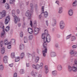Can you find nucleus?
Masks as SVG:
<instances>
[{
    "instance_id": "obj_1",
    "label": "nucleus",
    "mask_w": 77,
    "mask_h": 77,
    "mask_svg": "<svg viewBox=\"0 0 77 77\" xmlns=\"http://www.w3.org/2000/svg\"><path fill=\"white\" fill-rule=\"evenodd\" d=\"M42 38L43 39L44 42H47L48 43L51 41V37L50 35H48L45 37V34L43 33L42 34Z\"/></svg>"
},
{
    "instance_id": "obj_2",
    "label": "nucleus",
    "mask_w": 77,
    "mask_h": 77,
    "mask_svg": "<svg viewBox=\"0 0 77 77\" xmlns=\"http://www.w3.org/2000/svg\"><path fill=\"white\" fill-rule=\"evenodd\" d=\"M43 45L44 47L43 50L42 51L43 55V56H46V53H47V43L46 42H44L43 43Z\"/></svg>"
},
{
    "instance_id": "obj_3",
    "label": "nucleus",
    "mask_w": 77,
    "mask_h": 77,
    "mask_svg": "<svg viewBox=\"0 0 77 77\" xmlns=\"http://www.w3.org/2000/svg\"><path fill=\"white\" fill-rule=\"evenodd\" d=\"M15 10H14L12 11V15L14 17V21L15 23H17L18 22L20 21V18L15 16Z\"/></svg>"
},
{
    "instance_id": "obj_4",
    "label": "nucleus",
    "mask_w": 77,
    "mask_h": 77,
    "mask_svg": "<svg viewBox=\"0 0 77 77\" xmlns=\"http://www.w3.org/2000/svg\"><path fill=\"white\" fill-rule=\"evenodd\" d=\"M32 13H33V10L32 9H31L30 11L29 10H28L26 13V16L28 17H29V19H30L31 18Z\"/></svg>"
},
{
    "instance_id": "obj_5",
    "label": "nucleus",
    "mask_w": 77,
    "mask_h": 77,
    "mask_svg": "<svg viewBox=\"0 0 77 77\" xmlns=\"http://www.w3.org/2000/svg\"><path fill=\"white\" fill-rule=\"evenodd\" d=\"M60 27V29H64L65 27V24L63 20H61L60 21L59 23Z\"/></svg>"
},
{
    "instance_id": "obj_6",
    "label": "nucleus",
    "mask_w": 77,
    "mask_h": 77,
    "mask_svg": "<svg viewBox=\"0 0 77 77\" xmlns=\"http://www.w3.org/2000/svg\"><path fill=\"white\" fill-rule=\"evenodd\" d=\"M15 42V40L14 39H11V41L8 42V39H6L4 40V45H7L11 44L12 42Z\"/></svg>"
},
{
    "instance_id": "obj_7",
    "label": "nucleus",
    "mask_w": 77,
    "mask_h": 77,
    "mask_svg": "<svg viewBox=\"0 0 77 77\" xmlns=\"http://www.w3.org/2000/svg\"><path fill=\"white\" fill-rule=\"evenodd\" d=\"M6 13L5 11H3L2 12H0V19H2L3 17L6 15Z\"/></svg>"
},
{
    "instance_id": "obj_8",
    "label": "nucleus",
    "mask_w": 77,
    "mask_h": 77,
    "mask_svg": "<svg viewBox=\"0 0 77 77\" xmlns=\"http://www.w3.org/2000/svg\"><path fill=\"white\" fill-rule=\"evenodd\" d=\"M72 71L73 72H77V66L75 64H73V66H72Z\"/></svg>"
},
{
    "instance_id": "obj_9",
    "label": "nucleus",
    "mask_w": 77,
    "mask_h": 77,
    "mask_svg": "<svg viewBox=\"0 0 77 77\" xmlns=\"http://www.w3.org/2000/svg\"><path fill=\"white\" fill-rule=\"evenodd\" d=\"M39 28H35L33 31L34 34H35V35H37V34H38V33H39Z\"/></svg>"
},
{
    "instance_id": "obj_10",
    "label": "nucleus",
    "mask_w": 77,
    "mask_h": 77,
    "mask_svg": "<svg viewBox=\"0 0 77 77\" xmlns=\"http://www.w3.org/2000/svg\"><path fill=\"white\" fill-rule=\"evenodd\" d=\"M10 20V17L9 16H8L5 19V24H8V23H9V21Z\"/></svg>"
},
{
    "instance_id": "obj_11",
    "label": "nucleus",
    "mask_w": 77,
    "mask_h": 77,
    "mask_svg": "<svg viewBox=\"0 0 77 77\" xmlns=\"http://www.w3.org/2000/svg\"><path fill=\"white\" fill-rule=\"evenodd\" d=\"M32 66L33 68H34V69H38L39 67V65L38 64L36 65L33 64L32 65Z\"/></svg>"
},
{
    "instance_id": "obj_12",
    "label": "nucleus",
    "mask_w": 77,
    "mask_h": 77,
    "mask_svg": "<svg viewBox=\"0 0 77 77\" xmlns=\"http://www.w3.org/2000/svg\"><path fill=\"white\" fill-rule=\"evenodd\" d=\"M73 10L72 9H70L68 11V14L69 16H72L73 15Z\"/></svg>"
},
{
    "instance_id": "obj_13",
    "label": "nucleus",
    "mask_w": 77,
    "mask_h": 77,
    "mask_svg": "<svg viewBox=\"0 0 77 77\" xmlns=\"http://www.w3.org/2000/svg\"><path fill=\"white\" fill-rule=\"evenodd\" d=\"M58 12L59 14H62L63 12V7H62L59 8Z\"/></svg>"
},
{
    "instance_id": "obj_14",
    "label": "nucleus",
    "mask_w": 77,
    "mask_h": 77,
    "mask_svg": "<svg viewBox=\"0 0 77 77\" xmlns=\"http://www.w3.org/2000/svg\"><path fill=\"white\" fill-rule=\"evenodd\" d=\"M57 69L58 71H61L62 69V66L60 65H58L57 66Z\"/></svg>"
},
{
    "instance_id": "obj_15",
    "label": "nucleus",
    "mask_w": 77,
    "mask_h": 77,
    "mask_svg": "<svg viewBox=\"0 0 77 77\" xmlns=\"http://www.w3.org/2000/svg\"><path fill=\"white\" fill-rule=\"evenodd\" d=\"M39 57H37L35 58L34 62L35 63H37L39 61Z\"/></svg>"
},
{
    "instance_id": "obj_16",
    "label": "nucleus",
    "mask_w": 77,
    "mask_h": 77,
    "mask_svg": "<svg viewBox=\"0 0 77 77\" xmlns=\"http://www.w3.org/2000/svg\"><path fill=\"white\" fill-rule=\"evenodd\" d=\"M28 31L30 34H32L33 33V30H32V29L31 28H29L28 29Z\"/></svg>"
},
{
    "instance_id": "obj_17",
    "label": "nucleus",
    "mask_w": 77,
    "mask_h": 77,
    "mask_svg": "<svg viewBox=\"0 0 77 77\" xmlns=\"http://www.w3.org/2000/svg\"><path fill=\"white\" fill-rule=\"evenodd\" d=\"M72 6H77V0H75L74 1L72 4Z\"/></svg>"
},
{
    "instance_id": "obj_18",
    "label": "nucleus",
    "mask_w": 77,
    "mask_h": 77,
    "mask_svg": "<svg viewBox=\"0 0 77 77\" xmlns=\"http://www.w3.org/2000/svg\"><path fill=\"white\" fill-rule=\"evenodd\" d=\"M2 29H3V30L2 32L1 33V36H3L4 35H5V26H3V27H2Z\"/></svg>"
},
{
    "instance_id": "obj_19",
    "label": "nucleus",
    "mask_w": 77,
    "mask_h": 77,
    "mask_svg": "<svg viewBox=\"0 0 77 77\" xmlns=\"http://www.w3.org/2000/svg\"><path fill=\"white\" fill-rule=\"evenodd\" d=\"M51 57H55L56 56V54L54 52H52L51 53Z\"/></svg>"
},
{
    "instance_id": "obj_20",
    "label": "nucleus",
    "mask_w": 77,
    "mask_h": 77,
    "mask_svg": "<svg viewBox=\"0 0 77 77\" xmlns=\"http://www.w3.org/2000/svg\"><path fill=\"white\" fill-rule=\"evenodd\" d=\"M72 66H68V70L70 72H72Z\"/></svg>"
},
{
    "instance_id": "obj_21",
    "label": "nucleus",
    "mask_w": 77,
    "mask_h": 77,
    "mask_svg": "<svg viewBox=\"0 0 77 77\" xmlns=\"http://www.w3.org/2000/svg\"><path fill=\"white\" fill-rule=\"evenodd\" d=\"M37 74H38L37 72H35V73H34V72H33V71H32L31 72V75H32L33 76H36Z\"/></svg>"
},
{
    "instance_id": "obj_22",
    "label": "nucleus",
    "mask_w": 77,
    "mask_h": 77,
    "mask_svg": "<svg viewBox=\"0 0 77 77\" xmlns=\"http://www.w3.org/2000/svg\"><path fill=\"white\" fill-rule=\"evenodd\" d=\"M11 56L12 58H14V57H15V53L14 52H12L11 53Z\"/></svg>"
},
{
    "instance_id": "obj_23",
    "label": "nucleus",
    "mask_w": 77,
    "mask_h": 77,
    "mask_svg": "<svg viewBox=\"0 0 77 77\" xmlns=\"http://www.w3.org/2000/svg\"><path fill=\"white\" fill-rule=\"evenodd\" d=\"M1 51L2 54H4L5 53V48L3 47L1 49Z\"/></svg>"
},
{
    "instance_id": "obj_24",
    "label": "nucleus",
    "mask_w": 77,
    "mask_h": 77,
    "mask_svg": "<svg viewBox=\"0 0 77 77\" xmlns=\"http://www.w3.org/2000/svg\"><path fill=\"white\" fill-rule=\"evenodd\" d=\"M24 43H26L28 42V39H27V38L26 37H25L24 38Z\"/></svg>"
},
{
    "instance_id": "obj_25",
    "label": "nucleus",
    "mask_w": 77,
    "mask_h": 77,
    "mask_svg": "<svg viewBox=\"0 0 77 77\" xmlns=\"http://www.w3.org/2000/svg\"><path fill=\"white\" fill-rule=\"evenodd\" d=\"M44 13V16L45 17H48V12L47 11H45V12H43V13Z\"/></svg>"
},
{
    "instance_id": "obj_26",
    "label": "nucleus",
    "mask_w": 77,
    "mask_h": 77,
    "mask_svg": "<svg viewBox=\"0 0 77 77\" xmlns=\"http://www.w3.org/2000/svg\"><path fill=\"white\" fill-rule=\"evenodd\" d=\"M75 36H72L71 38V41H75Z\"/></svg>"
},
{
    "instance_id": "obj_27",
    "label": "nucleus",
    "mask_w": 77,
    "mask_h": 77,
    "mask_svg": "<svg viewBox=\"0 0 77 77\" xmlns=\"http://www.w3.org/2000/svg\"><path fill=\"white\" fill-rule=\"evenodd\" d=\"M20 50H22L24 48V45L22 44H21L20 45L19 47Z\"/></svg>"
},
{
    "instance_id": "obj_28",
    "label": "nucleus",
    "mask_w": 77,
    "mask_h": 77,
    "mask_svg": "<svg viewBox=\"0 0 77 77\" xmlns=\"http://www.w3.org/2000/svg\"><path fill=\"white\" fill-rule=\"evenodd\" d=\"M20 58L19 57H17L16 58L15 60V62H18L20 60Z\"/></svg>"
},
{
    "instance_id": "obj_29",
    "label": "nucleus",
    "mask_w": 77,
    "mask_h": 77,
    "mask_svg": "<svg viewBox=\"0 0 77 77\" xmlns=\"http://www.w3.org/2000/svg\"><path fill=\"white\" fill-rule=\"evenodd\" d=\"M52 74L53 75H54V76H55V75H57V71H53L52 72Z\"/></svg>"
},
{
    "instance_id": "obj_30",
    "label": "nucleus",
    "mask_w": 77,
    "mask_h": 77,
    "mask_svg": "<svg viewBox=\"0 0 77 77\" xmlns=\"http://www.w3.org/2000/svg\"><path fill=\"white\" fill-rule=\"evenodd\" d=\"M39 68H42V67H43V63H40V65H39Z\"/></svg>"
},
{
    "instance_id": "obj_31",
    "label": "nucleus",
    "mask_w": 77,
    "mask_h": 77,
    "mask_svg": "<svg viewBox=\"0 0 77 77\" xmlns=\"http://www.w3.org/2000/svg\"><path fill=\"white\" fill-rule=\"evenodd\" d=\"M5 7L6 9H7L9 8V5H8V3L5 4Z\"/></svg>"
},
{
    "instance_id": "obj_32",
    "label": "nucleus",
    "mask_w": 77,
    "mask_h": 77,
    "mask_svg": "<svg viewBox=\"0 0 77 77\" xmlns=\"http://www.w3.org/2000/svg\"><path fill=\"white\" fill-rule=\"evenodd\" d=\"M9 29H10V27L9 26H8L6 28L5 30L6 32H8L9 30Z\"/></svg>"
},
{
    "instance_id": "obj_33",
    "label": "nucleus",
    "mask_w": 77,
    "mask_h": 77,
    "mask_svg": "<svg viewBox=\"0 0 77 77\" xmlns=\"http://www.w3.org/2000/svg\"><path fill=\"white\" fill-rule=\"evenodd\" d=\"M4 44V42L3 40H1L0 42L1 47H2L3 46V44Z\"/></svg>"
},
{
    "instance_id": "obj_34",
    "label": "nucleus",
    "mask_w": 77,
    "mask_h": 77,
    "mask_svg": "<svg viewBox=\"0 0 77 77\" xmlns=\"http://www.w3.org/2000/svg\"><path fill=\"white\" fill-rule=\"evenodd\" d=\"M74 62L75 65H77V58H76L74 59Z\"/></svg>"
},
{
    "instance_id": "obj_35",
    "label": "nucleus",
    "mask_w": 77,
    "mask_h": 77,
    "mask_svg": "<svg viewBox=\"0 0 77 77\" xmlns=\"http://www.w3.org/2000/svg\"><path fill=\"white\" fill-rule=\"evenodd\" d=\"M74 51L73 50H70L69 52V54L71 55H72V54H74Z\"/></svg>"
},
{
    "instance_id": "obj_36",
    "label": "nucleus",
    "mask_w": 77,
    "mask_h": 77,
    "mask_svg": "<svg viewBox=\"0 0 77 77\" xmlns=\"http://www.w3.org/2000/svg\"><path fill=\"white\" fill-rule=\"evenodd\" d=\"M4 69V66L3 65H0V70H3Z\"/></svg>"
},
{
    "instance_id": "obj_37",
    "label": "nucleus",
    "mask_w": 77,
    "mask_h": 77,
    "mask_svg": "<svg viewBox=\"0 0 77 77\" xmlns=\"http://www.w3.org/2000/svg\"><path fill=\"white\" fill-rule=\"evenodd\" d=\"M24 54L23 53H22L20 54L21 59H23L24 57Z\"/></svg>"
},
{
    "instance_id": "obj_38",
    "label": "nucleus",
    "mask_w": 77,
    "mask_h": 77,
    "mask_svg": "<svg viewBox=\"0 0 77 77\" xmlns=\"http://www.w3.org/2000/svg\"><path fill=\"white\" fill-rule=\"evenodd\" d=\"M10 4H13L15 2V1L14 0H10Z\"/></svg>"
},
{
    "instance_id": "obj_39",
    "label": "nucleus",
    "mask_w": 77,
    "mask_h": 77,
    "mask_svg": "<svg viewBox=\"0 0 77 77\" xmlns=\"http://www.w3.org/2000/svg\"><path fill=\"white\" fill-rule=\"evenodd\" d=\"M71 34L67 36L66 37V39H69V38H71Z\"/></svg>"
},
{
    "instance_id": "obj_40",
    "label": "nucleus",
    "mask_w": 77,
    "mask_h": 77,
    "mask_svg": "<svg viewBox=\"0 0 77 77\" xmlns=\"http://www.w3.org/2000/svg\"><path fill=\"white\" fill-rule=\"evenodd\" d=\"M8 57L7 56H5L4 57L3 60H8Z\"/></svg>"
},
{
    "instance_id": "obj_41",
    "label": "nucleus",
    "mask_w": 77,
    "mask_h": 77,
    "mask_svg": "<svg viewBox=\"0 0 77 77\" xmlns=\"http://www.w3.org/2000/svg\"><path fill=\"white\" fill-rule=\"evenodd\" d=\"M33 38V36L32 35H30L29 37V40H31Z\"/></svg>"
},
{
    "instance_id": "obj_42",
    "label": "nucleus",
    "mask_w": 77,
    "mask_h": 77,
    "mask_svg": "<svg viewBox=\"0 0 77 77\" xmlns=\"http://www.w3.org/2000/svg\"><path fill=\"white\" fill-rule=\"evenodd\" d=\"M20 74H24V70L23 69H21L20 70Z\"/></svg>"
},
{
    "instance_id": "obj_43",
    "label": "nucleus",
    "mask_w": 77,
    "mask_h": 77,
    "mask_svg": "<svg viewBox=\"0 0 77 77\" xmlns=\"http://www.w3.org/2000/svg\"><path fill=\"white\" fill-rule=\"evenodd\" d=\"M20 36L21 38H22L23 36V32H21L20 34Z\"/></svg>"
},
{
    "instance_id": "obj_44",
    "label": "nucleus",
    "mask_w": 77,
    "mask_h": 77,
    "mask_svg": "<svg viewBox=\"0 0 77 77\" xmlns=\"http://www.w3.org/2000/svg\"><path fill=\"white\" fill-rule=\"evenodd\" d=\"M45 69H48V67L47 65L45 66Z\"/></svg>"
},
{
    "instance_id": "obj_45",
    "label": "nucleus",
    "mask_w": 77,
    "mask_h": 77,
    "mask_svg": "<svg viewBox=\"0 0 77 77\" xmlns=\"http://www.w3.org/2000/svg\"><path fill=\"white\" fill-rule=\"evenodd\" d=\"M54 23L53 24V26H55V25H56V20H54L53 21Z\"/></svg>"
},
{
    "instance_id": "obj_46",
    "label": "nucleus",
    "mask_w": 77,
    "mask_h": 77,
    "mask_svg": "<svg viewBox=\"0 0 77 77\" xmlns=\"http://www.w3.org/2000/svg\"><path fill=\"white\" fill-rule=\"evenodd\" d=\"M42 11L43 12V13H44V7H42Z\"/></svg>"
},
{
    "instance_id": "obj_47",
    "label": "nucleus",
    "mask_w": 77,
    "mask_h": 77,
    "mask_svg": "<svg viewBox=\"0 0 77 77\" xmlns=\"http://www.w3.org/2000/svg\"><path fill=\"white\" fill-rule=\"evenodd\" d=\"M8 48V49H10V48H11V45H8V46L7 47Z\"/></svg>"
},
{
    "instance_id": "obj_48",
    "label": "nucleus",
    "mask_w": 77,
    "mask_h": 77,
    "mask_svg": "<svg viewBox=\"0 0 77 77\" xmlns=\"http://www.w3.org/2000/svg\"><path fill=\"white\" fill-rule=\"evenodd\" d=\"M30 25L31 27H32L33 26V22H32V20L30 21Z\"/></svg>"
},
{
    "instance_id": "obj_49",
    "label": "nucleus",
    "mask_w": 77,
    "mask_h": 77,
    "mask_svg": "<svg viewBox=\"0 0 77 77\" xmlns=\"http://www.w3.org/2000/svg\"><path fill=\"white\" fill-rule=\"evenodd\" d=\"M77 47V45H73V46H72V48H76Z\"/></svg>"
},
{
    "instance_id": "obj_50",
    "label": "nucleus",
    "mask_w": 77,
    "mask_h": 77,
    "mask_svg": "<svg viewBox=\"0 0 77 77\" xmlns=\"http://www.w3.org/2000/svg\"><path fill=\"white\" fill-rule=\"evenodd\" d=\"M73 54L75 56H77V52H74V53Z\"/></svg>"
},
{
    "instance_id": "obj_51",
    "label": "nucleus",
    "mask_w": 77,
    "mask_h": 77,
    "mask_svg": "<svg viewBox=\"0 0 77 77\" xmlns=\"http://www.w3.org/2000/svg\"><path fill=\"white\" fill-rule=\"evenodd\" d=\"M3 60L4 62L5 63L8 62V60Z\"/></svg>"
},
{
    "instance_id": "obj_52",
    "label": "nucleus",
    "mask_w": 77,
    "mask_h": 77,
    "mask_svg": "<svg viewBox=\"0 0 77 77\" xmlns=\"http://www.w3.org/2000/svg\"><path fill=\"white\" fill-rule=\"evenodd\" d=\"M45 72L46 74L48 72V69H45Z\"/></svg>"
},
{
    "instance_id": "obj_53",
    "label": "nucleus",
    "mask_w": 77,
    "mask_h": 77,
    "mask_svg": "<svg viewBox=\"0 0 77 77\" xmlns=\"http://www.w3.org/2000/svg\"><path fill=\"white\" fill-rule=\"evenodd\" d=\"M45 33H44V34H45H45H48V30H45Z\"/></svg>"
},
{
    "instance_id": "obj_54",
    "label": "nucleus",
    "mask_w": 77,
    "mask_h": 77,
    "mask_svg": "<svg viewBox=\"0 0 77 77\" xmlns=\"http://www.w3.org/2000/svg\"><path fill=\"white\" fill-rule=\"evenodd\" d=\"M17 77V73H15L14 74V77Z\"/></svg>"
},
{
    "instance_id": "obj_55",
    "label": "nucleus",
    "mask_w": 77,
    "mask_h": 77,
    "mask_svg": "<svg viewBox=\"0 0 77 77\" xmlns=\"http://www.w3.org/2000/svg\"><path fill=\"white\" fill-rule=\"evenodd\" d=\"M55 3H57L58 5H59V2L58 1H56Z\"/></svg>"
},
{
    "instance_id": "obj_56",
    "label": "nucleus",
    "mask_w": 77,
    "mask_h": 77,
    "mask_svg": "<svg viewBox=\"0 0 77 77\" xmlns=\"http://www.w3.org/2000/svg\"><path fill=\"white\" fill-rule=\"evenodd\" d=\"M27 54L28 57H30V56H32V55L29 53H28Z\"/></svg>"
},
{
    "instance_id": "obj_57",
    "label": "nucleus",
    "mask_w": 77,
    "mask_h": 77,
    "mask_svg": "<svg viewBox=\"0 0 77 77\" xmlns=\"http://www.w3.org/2000/svg\"><path fill=\"white\" fill-rule=\"evenodd\" d=\"M46 24L47 26H48V22L47 20L46 21Z\"/></svg>"
},
{
    "instance_id": "obj_58",
    "label": "nucleus",
    "mask_w": 77,
    "mask_h": 77,
    "mask_svg": "<svg viewBox=\"0 0 77 77\" xmlns=\"http://www.w3.org/2000/svg\"><path fill=\"white\" fill-rule=\"evenodd\" d=\"M9 66L10 67H12L14 66V64H11L9 65Z\"/></svg>"
},
{
    "instance_id": "obj_59",
    "label": "nucleus",
    "mask_w": 77,
    "mask_h": 77,
    "mask_svg": "<svg viewBox=\"0 0 77 77\" xmlns=\"http://www.w3.org/2000/svg\"><path fill=\"white\" fill-rule=\"evenodd\" d=\"M33 23L34 24H35V25H36V24H37V23L36 22V21L35 20L33 22Z\"/></svg>"
},
{
    "instance_id": "obj_60",
    "label": "nucleus",
    "mask_w": 77,
    "mask_h": 77,
    "mask_svg": "<svg viewBox=\"0 0 77 77\" xmlns=\"http://www.w3.org/2000/svg\"><path fill=\"white\" fill-rule=\"evenodd\" d=\"M26 25V23H23V27H25V26Z\"/></svg>"
},
{
    "instance_id": "obj_61",
    "label": "nucleus",
    "mask_w": 77,
    "mask_h": 77,
    "mask_svg": "<svg viewBox=\"0 0 77 77\" xmlns=\"http://www.w3.org/2000/svg\"><path fill=\"white\" fill-rule=\"evenodd\" d=\"M30 66L29 65V63H26V66L27 67H29V66Z\"/></svg>"
},
{
    "instance_id": "obj_62",
    "label": "nucleus",
    "mask_w": 77,
    "mask_h": 77,
    "mask_svg": "<svg viewBox=\"0 0 77 77\" xmlns=\"http://www.w3.org/2000/svg\"><path fill=\"white\" fill-rule=\"evenodd\" d=\"M17 14H20V11H19V10H17Z\"/></svg>"
},
{
    "instance_id": "obj_63",
    "label": "nucleus",
    "mask_w": 77,
    "mask_h": 77,
    "mask_svg": "<svg viewBox=\"0 0 77 77\" xmlns=\"http://www.w3.org/2000/svg\"><path fill=\"white\" fill-rule=\"evenodd\" d=\"M21 26V23H18V27H20Z\"/></svg>"
},
{
    "instance_id": "obj_64",
    "label": "nucleus",
    "mask_w": 77,
    "mask_h": 77,
    "mask_svg": "<svg viewBox=\"0 0 77 77\" xmlns=\"http://www.w3.org/2000/svg\"><path fill=\"white\" fill-rule=\"evenodd\" d=\"M42 77V76L41 75H39L38 76V77Z\"/></svg>"
}]
</instances>
